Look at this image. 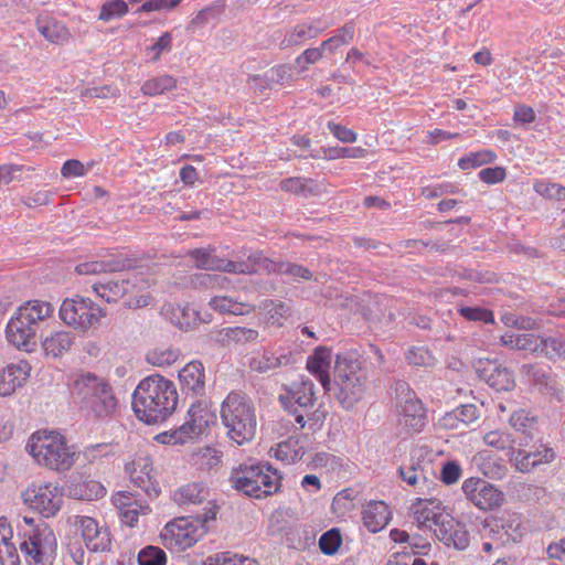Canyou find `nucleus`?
<instances>
[{
    "label": "nucleus",
    "instance_id": "f257e3e1",
    "mask_svg": "<svg viewBox=\"0 0 565 565\" xmlns=\"http://www.w3.org/2000/svg\"><path fill=\"white\" fill-rule=\"evenodd\" d=\"M178 393L173 382L159 374L143 379L132 394L136 416L146 424H158L177 408Z\"/></svg>",
    "mask_w": 565,
    "mask_h": 565
},
{
    "label": "nucleus",
    "instance_id": "f03ea898",
    "mask_svg": "<svg viewBox=\"0 0 565 565\" xmlns=\"http://www.w3.org/2000/svg\"><path fill=\"white\" fill-rule=\"evenodd\" d=\"M221 420L227 437L237 445L250 441L256 435L257 416L247 394L232 391L221 405Z\"/></svg>",
    "mask_w": 565,
    "mask_h": 565
},
{
    "label": "nucleus",
    "instance_id": "7ed1b4c3",
    "mask_svg": "<svg viewBox=\"0 0 565 565\" xmlns=\"http://www.w3.org/2000/svg\"><path fill=\"white\" fill-rule=\"evenodd\" d=\"M26 449L42 467L64 472L75 463V451L57 431L39 430L31 435Z\"/></svg>",
    "mask_w": 565,
    "mask_h": 565
},
{
    "label": "nucleus",
    "instance_id": "20e7f679",
    "mask_svg": "<svg viewBox=\"0 0 565 565\" xmlns=\"http://www.w3.org/2000/svg\"><path fill=\"white\" fill-rule=\"evenodd\" d=\"M231 482L244 494L262 499L279 491L281 476L267 462L244 463L232 472Z\"/></svg>",
    "mask_w": 565,
    "mask_h": 565
},
{
    "label": "nucleus",
    "instance_id": "39448f33",
    "mask_svg": "<svg viewBox=\"0 0 565 565\" xmlns=\"http://www.w3.org/2000/svg\"><path fill=\"white\" fill-rule=\"evenodd\" d=\"M72 394L97 418L109 417L116 412L118 401L111 386L95 374L77 376L72 385Z\"/></svg>",
    "mask_w": 565,
    "mask_h": 565
},
{
    "label": "nucleus",
    "instance_id": "423d86ee",
    "mask_svg": "<svg viewBox=\"0 0 565 565\" xmlns=\"http://www.w3.org/2000/svg\"><path fill=\"white\" fill-rule=\"evenodd\" d=\"M367 382L366 370L358 360L338 356L334 384L335 398L343 408H352L363 396Z\"/></svg>",
    "mask_w": 565,
    "mask_h": 565
},
{
    "label": "nucleus",
    "instance_id": "0eeeda50",
    "mask_svg": "<svg viewBox=\"0 0 565 565\" xmlns=\"http://www.w3.org/2000/svg\"><path fill=\"white\" fill-rule=\"evenodd\" d=\"M58 315L66 326L85 333L99 326L106 311L90 298L75 296L63 300Z\"/></svg>",
    "mask_w": 565,
    "mask_h": 565
},
{
    "label": "nucleus",
    "instance_id": "6e6552de",
    "mask_svg": "<svg viewBox=\"0 0 565 565\" xmlns=\"http://www.w3.org/2000/svg\"><path fill=\"white\" fill-rule=\"evenodd\" d=\"M215 512L203 520L178 518L169 522L160 533V539L166 548L174 552L184 551L193 546L205 533L204 523L214 519Z\"/></svg>",
    "mask_w": 565,
    "mask_h": 565
},
{
    "label": "nucleus",
    "instance_id": "1a4fd4ad",
    "mask_svg": "<svg viewBox=\"0 0 565 565\" xmlns=\"http://www.w3.org/2000/svg\"><path fill=\"white\" fill-rule=\"evenodd\" d=\"M398 395L397 420L406 433H417L425 426V409L405 382L396 384Z\"/></svg>",
    "mask_w": 565,
    "mask_h": 565
},
{
    "label": "nucleus",
    "instance_id": "9d476101",
    "mask_svg": "<svg viewBox=\"0 0 565 565\" xmlns=\"http://www.w3.org/2000/svg\"><path fill=\"white\" fill-rule=\"evenodd\" d=\"M56 546L55 534L47 525L38 526L29 539L21 543L29 565H53Z\"/></svg>",
    "mask_w": 565,
    "mask_h": 565
},
{
    "label": "nucleus",
    "instance_id": "9b49d317",
    "mask_svg": "<svg viewBox=\"0 0 565 565\" xmlns=\"http://www.w3.org/2000/svg\"><path fill=\"white\" fill-rule=\"evenodd\" d=\"M22 499L44 518L54 516L63 504L62 489L54 483L32 484L22 492Z\"/></svg>",
    "mask_w": 565,
    "mask_h": 565
},
{
    "label": "nucleus",
    "instance_id": "f8f14e48",
    "mask_svg": "<svg viewBox=\"0 0 565 565\" xmlns=\"http://www.w3.org/2000/svg\"><path fill=\"white\" fill-rule=\"evenodd\" d=\"M214 420L215 415L205 402L198 401L193 403L188 411L186 420L171 435L173 444H183L188 439L204 434Z\"/></svg>",
    "mask_w": 565,
    "mask_h": 565
},
{
    "label": "nucleus",
    "instance_id": "ddd939ff",
    "mask_svg": "<svg viewBox=\"0 0 565 565\" xmlns=\"http://www.w3.org/2000/svg\"><path fill=\"white\" fill-rule=\"evenodd\" d=\"M279 401L284 408L295 417L298 427L303 428L306 426L305 417L309 415L316 403L315 384L311 381H302L286 396L281 395Z\"/></svg>",
    "mask_w": 565,
    "mask_h": 565
},
{
    "label": "nucleus",
    "instance_id": "4468645a",
    "mask_svg": "<svg viewBox=\"0 0 565 565\" xmlns=\"http://www.w3.org/2000/svg\"><path fill=\"white\" fill-rule=\"evenodd\" d=\"M461 488L466 498L479 510H494L504 502V493L487 480L469 478Z\"/></svg>",
    "mask_w": 565,
    "mask_h": 565
},
{
    "label": "nucleus",
    "instance_id": "2eb2a0df",
    "mask_svg": "<svg viewBox=\"0 0 565 565\" xmlns=\"http://www.w3.org/2000/svg\"><path fill=\"white\" fill-rule=\"evenodd\" d=\"M162 315L177 328L189 331L196 328L200 323H210L211 313L202 315L191 303H169L162 307Z\"/></svg>",
    "mask_w": 565,
    "mask_h": 565
},
{
    "label": "nucleus",
    "instance_id": "dca6fc26",
    "mask_svg": "<svg viewBox=\"0 0 565 565\" xmlns=\"http://www.w3.org/2000/svg\"><path fill=\"white\" fill-rule=\"evenodd\" d=\"M434 534L446 546H452L459 551L467 548L470 542L466 525L449 514L440 519L439 527H434Z\"/></svg>",
    "mask_w": 565,
    "mask_h": 565
},
{
    "label": "nucleus",
    "instance_id": "f3484780",
    "mask_svg": "<svg viewBox=\"0 0 565 565\" xmlns=\"http://www.w3.org/2000/svg\"><path fill=\"white\" fill-rule=\"evenodd\" d=\"M83 540L92 552L108 551L111 544L107 527L99 526L97 521L89 516H77Z\"/></svg>",
    "mask_w": 565,
    "mask_h": 565
},
{
    "label": "nucleus",
    "instance_id": "a211bd4d",
    "mask_svg": "<svg viewBox=\"0 0 565 565\" xmlns=\"http://www.w3.org/2000/svg\"><path fill=\"white\" fill-rule=\"evenodd\" d=\"M292 363L294 358L290 350H285L281 348L276 350L264 349L262 353L250 359L249 367L252 371L258 373H268Z\"/></svg>",
    "mask_w": 565,
    "mask_h": 565
},
{
    "label": "nucleus",
    "instance_id": "6ab92c4d",
    "mask_svg": "<svg viewBox=\"0 0 565 565\" xmlns=\"http://www.w3.org/2000/svg\"><path fill=\"white\" fill-rule=\"evenodd\" d=\"M113 502L119 512L121 521L129 526L135 525L139 514H147L149 512L147 503L139 500L136 494L127 491L116 493Z\"/></svg>",
    "mask_w": 565,
    "mask_h": 565
},
{
    "label": "nucleus",
    "instance_id": "aec40b11",
    "mask_svg": "<svg viewBox=\"0 0 565 565\" xmlns=\"http://www.w3.org/2000/svg\"><path fill=\"white\" fill-rule=\"evenodd\" d=\"M255 258H257L255 262L257 273L264 270L267 274L288 275L294 277L295 280H310L312 278L311 271L301 265L289 262L275 263L265 257L260 252H255Z\"/></svg>",
    "mask_w": 565,
    "mask_h": 565
},
{
    "label": "nucleus",
    "instance_id": "412c9836",
    "mask_svg": "<svg viewBox=\"0 0 565 565\" xmlns=\"http://www.w3.org/2000/svg\"><path fill=\"white\" fill-rule=\"evenodd\" d=\"M255 253L250 254L245 260H226L218 258L211 253L209 262L203 263L205 270H218L230 274L252 275L257 273Z\"/></svg>",
    "mask_w": 565,
    "mask_h": 565
},
{
    "label": "nucleus",
    "instance_id": "4be33fe9",
    "mask_svg": "<svg viewBox=\"0 0 565 565\" xmlns=\"http://www.w3.org/2000/svg\"><path fill=\"white\" fill-rule=\"evenodd\" d=\"M33 327L25 324V321L15 315L10 319L6 327V337L9 343L18 349L29 350V345L35 338Z\"/></svg>",
    "mask_w": 565,
    "mask_h": 565
},
{
    "label": "nucleus",
    "instance_id": "5701e85b",
    "mask_svg": "<svg viewBox=\"0 0 565 565\" xmlns=\"http://www.w3.org/2000/svg\"><path fill=\"white\" fill-rule=\"evenodd\" d=\"M137 287L136 279L122 278L117 280L98 281L93 285L96 295L107 302H116L129 292H134Z\"/></svg>",
    "mask_w": 565,
    "mask_h": 565
},
{
    "label": "nucleus",
    "instance_id": "b1692460",
    "mask_svg": "<svg viewBox=\"0 0 565 565\" xmlns=\"http://www.w3.org/2000/svg\"><path fill=\"white\" fill-rule=\"evenodd\" d=\"M179 380L183 387L194 395H203L205 392V372L200 361H192L179 371Z\"/></svg>",
    "mask_w": 565,
    "mask_h": 565
},
{
    "label": "nucleus",
    "instance_id": "393cba45",
    "mask_svg": "<svg viewBox=\"0 0 565 565\" xmlns=\"http://www.w3.org/2000/svg\"><path fill=\"white\" fill-rule=\"evenodd\" d=\"M53 311V306L49 301L42 300H29L17 310L20 318L25 321V324L33 327L35 332L38 331L39 323L47 319Z\"/></svg>",
    "mask_w": 565,
    "mask_h": 565
},
{
    "label": "nucleus",
    "instance_id": "a878e982",
    "mask_svg": "<svg viewBox=\"0 0 565 565\" xmlns=\"http://www.w3.org/2000/svg\"><path fill=\"white\" fill-rule=\"evenodd\" d=\"M331 363V352L326 348H318L307 361V369L321 383L324 392L331 390V382L328 370Z\"/></svg>",
    "mask_w": 565,
    "mask_h": 565
},
{
    "label": "nucleus",
    "instance_id": "bb28decb",
    "mask_svg": "<svg viewBox=\"0 0 565 565\" xmlns=\"http://www.w3.org/2000/svg\"><path fill=\"white\" fill-rule=\"evenodd\" d=\"M68 494L74 499L92 501L103 498L106 489L99 481L78 476L72 480Z\"/></svg>",
    "mask_w": 565,
    "mask_h": 565
},
{
    "label": "nucleus",
    "instance_id": "cd10ccee",
    "mask_svg": "<svg viewBox=\"0 0 565 565\" xmlns=\"http://www.w3.org/2000/svg\"><path fill=\"white\" fill-rule=\"evenodd\" d=\"M323 31L324 28L320 25L319 20L299 23L285 34L280 42V47L287 49L294 45H299L306 40L317 38Z\"/></svg>",
    "mask_w": 565,
    "mask_h": 565
},
{
    "label": "nucleus",
    "instance_id": "c85d7f7f",
    "mask_svg": "<svg viewBox=\"0 0 565 565\" xmlns=\"http://www.w3.org/2000/svg\"><path fill=\"white\" fill-rule=\"evenodd\" d=\"M131 260L117 257L109 260L86 262L77 265L75 270L79 275H95L102 273H118L131 268Z\"/></svg>",
    "mask_w": 565,
    "mask_h": 565
},
{
    "label": "nucleus",
    "instance_id": "c756f323",
    "mask_svg": "<svg viewBox=\"0 0 565 565\" xmlns=\"http://www.w3.org/2000/svg\"><path fill=\"white\" fill-rule=\"evenodd\" d=\"M488 385L498 392L510 391L514 386L512 373L500 364L488 363L480 374Z\"/></svg>",
    "mask_w": 565,
    "mask_h": 565
},
{
    "label": "nucleus",
    "instance_id": "7c9ffc66",
    "mask_svg": "<svg viewBox=\"0 0 565 565\" xmlns=\"http://www.w3.org/2000/svg\"><path fill=\"white\" fill-rule=\"evenodd\" d=\"M390 519L391 512L383 501L370 502L363 510V523L370 532L381 531Z\"/></svg>",
    "mask_w": 565,
    "mask_h": 565
},
{
    "label": "nucleus",
    "instance_id": "2f4dec72",
    "mask_svg": "<svg viewBox=\"0 0 565 565\" xmlns=\"http://www.w3.org/2000/svg\"><path fill=\"white\" fill-rule=\"evenodd\" d=\"M30 366L28 362L10 364L2 370V396L12 394L17 387L24 384L29 377Z\"/></svg>",
    "mask_w": 565,
    "mask_h": 565
},
{
    "label": "nucleus",
    "instance_id": "473e14b6",
    "mask_svg": "<svg viewBox=\"0 0 565 565\" xmlns=\"http://www.w3.org/2000/svg\"><path fill=\"white\" fill-rule=\"evenodd\" d=\"M38 31L51 43L63 44L68 41L71 33L68 29L49 15H40L36 19Z\"/></svg>",
    "mask_w": 565,
    "mask_h": 565
},
{
    "label": "nucleus",
    "instance_id": "72a5a7b5",
    "mask_svg": "<svg viewBox=\"0 0 565 565\" xmlns=\"http://www.w3.org/2000/svg\"><path fill=\"white\" fill-rule=\"evenodd\" d=\"M480 417V412L476 405L466 404L447 413L440 420L443 427L448 429H458L460 426H467L475 423Z\"/></svg>",
    "mask_w": 565,
    "mask_h": 565
},
{
    "label": "nucleus",
    "instance_id": "f704fd0d",
    "mask_svg": "<svg viewBox=\"0 0 565 565\" xmlns=\"http://www.w3.org/2000/svg\"><path fill=\"white\" fill-rule=\"evenodd\" d=\"M75 339L76 337L72 331H55L43 340L42 348L46 355L58 358L71 350Z\"/></svg>",
    "mask_w": 565,
    "mask_h": 565
},
{
    "label": "nucleus",
    "instance_id": "c9c22d12",
    "mask_svg": "<svg viewBox=\"0 0 565 565\" xmlns=\"http://www.w3.org/2000/svg\"><path fill=\"white\" fill-rule=\"evenodd\" d=\"M495 526L502 531L500 540L503 543L520 541L526 530L520 515L510 512H505L500 519H498L495 521Z\"/></svg>",
    "mask_w": 565,
    "mask_h": 565
},
{
    "label": "nucleus",
    "instance_id": "e433bc0d",
    "mask_svg": "<svg viewBox=\"0 0 565 565\" xmlns=\"http://www.w3.org/2000/svg\"><path fill=\"white\" fill-rule=\"evenodd\" d=\"M447 513H443L440 503L434 500L427 501L425 505L419 502L414 511V518L420 527H427L434 532V527H439V521Z\"/></svg>",
    "mask_w": 565,
    "mask_h": 565
},
{
    "label": "nucleus",
    "instance_id": "4c0bfd02",
    "mask_svg": "<svg viewBox=\"0 0 565 565\" xmlns=\"http://www.w3.org/2000/svg\"><path fill=\"white\" fill-rule=\"evenodd\" d=\"M211 308L221 313H231L235 316H246L256 309V306L233 299L227 296H215L209 301Z\"/></svg>",
    "mask_w": 565,
    "mask_h": 565
},
{
    "label": "nucleus",
    "instance_id": "58836bf2",
    "mask_svg": "<svg viewBox=\"0 0 565 565\" xmlns=\"http://www.w3.org/2000/svg\"><path fill=\"white\" fill-rule=\"evenodd\" d=\"M209 497V489L200 482L182 486L174 493V501L180 505L199 504Z\"/></svg>",
    "mask_w": 565,
    "mask_h": 565
},
{
    "label": "nucleus",
    "instance_id": "ea45409f",
    "mask_svg": "<svg viewBox=\"0 0 565 565\" xmlns=\"http://www.w3.org/2000/svg\"><path fill=\"white\" fill-rule=\"evenodd\" d=\"M130 479L140 488L147 490L151 481L152 462L148 457H138L126 466Z\"/></svg>",
    "mask_w": 565,
    "mask_h": 565
},
{
    "label": "nucleus",
    "instance_id": "a19ab883",
    "mask_svg": "<svg viewBox=\"0 0 565 565\" xmlns=\"http://www.w3.org/2000/svg\"><path fill=\"white\" fill-rule=\"evenodd\" d=\"M258 309L268 316V321L271 324L282 326V320L291 316V306L280 300L266 299L263 300Z\"/></svg>",
    "mask_w": 565,
    "mask_h": 565
},
{
    "label": "nucleus",
    "instance_id": "79ce46f5",
    "mask_svg": "<svg viewBox=\"0 0 565 565\" xmlns=\"http://www.w3.org/2000/svg\"><path fill=\"white\" fill-rule=\"evenodd\" d=\"M175 87L177 79L171 75L164 74L147 79L141 86V92L146 96H157L172 90Z\"/></svg>",
    "mask_w": 565,
    "mask_h": 565
},
{
    "label": "nucleus",
    "instance_id": "37998d69",
    "mask_svg": "<svg viewBox=\"0 0 565 565\" xmlns=\"http://www.w3.org/2000/svg\"><path fill=\"white\" fill-rule=\"evenodd\" d=\"M202 565H256V562L232 552H220L207 556Z\"/></svg>",
    "mask_w": 565,
    "mask_h": 565
},
{
    "label": "nucleus",
    "instance_id": "c03bdc74",
    "mask_svg": "<svg viewBox=\"0 0 565 565\" xmlns=\"http://www.w3.org/2000/svg\"><path fill=\"white\" fill-rule=\"evenodd\" d=\"M523 370L530 381L544 387L547 392H555L557 390L556 381L543 367L530 364L524 365Z\"/></svg>",
    "mask_w": 565,
    "mask_h": 565
},
{
    "label": "nucleus",
    "instance_id": "a18cd8bd",
    "mask_svg": "<svg viewBox=\"0 0 565 565\" xmlns=\"http://www.w3.org/2000/svg\"><path fill=\"white\" fill-rule=\"evenodd\" d=\"M495 158L497 156L493 151L481 150L460 158L458 161V166L462 170H468L487 163H491L495 160Z\"/></svg>",
    "mask_w": 565,
    "mask_h": 565
},
{
    "label": "nucleus",
    "instance_id": "49530a36",
    "mask_svg": "<svg viewBox=\"0 0 565 565\" xmlns=\"http://www.w3.org/2000/svg\"><path fill=\"white\" fill-rule=\"evenodd\" d=\"M405 358L414 366L430 367L436 363L433 353L425 347H412L407 350Z\"/></svg>",
    "mask_w": 565,
    "mask_h": 565
},
{
    "label": "nucleus",
    "instance_id": "de8ad7c7",
    "mask_svg": "<svg viewBox=\"0 0 565 565\" xmlns=\"http://www.w3.org/2000/svg\"><path fill=\"white\" fill-rule=\"evenodd\" d=\"M139 565H166L167 556L163 550L157 546H146L138 554Z\"/></svg>",
    "mask_w": 565,
    "mask_h": 565
},
{
    "label": "nucleus",
    "instance_id": "09e8293b",
    "mask_svg": "<svg viewBox=\"0 0 565 565\" xmlns=\"http://www.w3.org/2000/svg\"><path fill=\"white\" fill-rule=\"evenodd\" d=\"M367 151L361 147H332L323 149V157L332 160L337 158H354L360 159L366 156Z\"/></svg>",
    "mask_w": 565,
    "mask_h": 565
},
{
    "label": "nucleus",
    "instance_id": "8fccbe9b",
    "mask_svg": "<svg viewBox=\"0 0 565 565\" xmlns=\"http://www.w3.org/2000/svg\"><path fill=\"white\" fill-rule=\"evenodd\" d=\"M179 358V352L173 349H156L147 354V361L157 366H167L174 363Z\"/></svg>",
    "mask_w": 565,
    "mask_h": 565
},
{
    "label": "nucleus",
    "instance_id": "3c124183",
    "mask_svg": "<svg viewBox=\"0 0 565 565\" xmlns=\"http://www.w3.org/2000/svg\"><path fill=\"white\" fill-rule=\"evenodd\" d=\"M342 543L341 533L338 529H331L323 533L319 540V547L326 555H333Z\"/></svg>",
    "mask_w": 565,
    "mask_h": 565
},
{
    "label": "nucleus",
    "instance_id": "603ef678",
    "mask_svg": "<svg viewBox=\"0 0 565 565\" xmlns=\"http://www.w3.org/2000/svg\"><path fill=\"white\" fill-rule=\"evenodd\" d=\"M543 354L548 359L565 360V338L547 337L544 339Z\"/></svg>",
    "mask_w": 565,
    "mask_h": 565
},
{
    "label": "nucleus",
    "instance_id": "864d4df0",
    "mask_svg": "<svg viewBox=\"0 0 565 565\" xmlns=\"http://www.w3.org/2000/svg\"><path fill=\"white\" fill-rule=\"evenodd\" d=\"M128 11V6L124 0H110L103 4L99 20L109 21L122 17Z\"/></svg>",
    "mask_w": 565,
    "mask_h": 565
},
{
    "label": "nucleus",
    "instance_id": "5fc2aeb1",
    "mask_svg": "<svg viewBox=\"0 0 565 565\" xmlns=\"http://www.w3.org/2000/svg\"><path fill=\"white\" fill-rule=\"evenodd\" d=\"M398 473L403 481L412 487H416L426 481L423 469L414 463L399 467Z\"/></svg>",
    "mask_w": 565,
    "mask_h": 565
},
{
    "label": "nucleus",
    "instance_id": "6e6d98bb",
    "mask_svg": "<svg viewBox=\"0 0 565 565\" xmlns=\"http://www.w3.org/2000/svg\"><path fill=\"white\" fill-rule=\"evenodd\" d=\"M483 441L493 448L504 450L512 448V439L509 434L500 430H491L483 435Z\"/></svg>",
    "mask_w": 565,
    "mask_h": 565
},
{
    "label": "nucleus",
    "instance_id": "4d7b16f0",
    "mask_svg": "<svg viewBox=\"0 0 565 565\" xmlns=\"http://www.w3.org/2000/svg\"><path fill=\"white\" fill-rule=\"evenodd\" d=\"M2 565H20V556L13 543L8 542L6 524L2 521Z\"/></svg>",
    "mask_w": 565,
    "mask_h": 565
},
{
    "label": "nucleus",
    "instance_id": "13d9d810",
    "mask_svg": "<svg viewBox=\"0 0 565 565\" xmlns=\"http://www.w3.org/2000/svg\"><path fill=\"white\" fill-rule=\"evenodd\" d=\"M459 313L470 321H482L484 323H493L494 317L490 310L478 307H460Z\"/></svg>",
    "mask_w": 565,
    "mask_h": 565
},
{
    "label": "nucleus",
    "instance_id": "bf43d9fd",
    "mask_svg": "<svg viewBox=\"0 0 565 565\" xmlns=\"http://www.w3.org/2000/svg\"><path fill=\"white\" fill-rule=\"evenodd\" d=\"M544 339L534 333H521L520 334V349L531 352H540L543 354Z\"/></svg>",
    "mask_w": 565,
    "mask_h": 565
},
{
    "label": "nucleus",
    "instance_id": "052dcab7",
    "mask_svg": "<svg viewBox=\"0 0 565 565\" xmlns=\"http://www.w3.org/2000/svg\"><path fill=\"white\" fill-rule=\"evenodd\" d=\"M511 461L514 463L518 471L529 472L534 467V462L531 460V454L525 449H518L511 452Z\"/></svg>",
    "mask_w": 565,
    "mask_h": 565
},
{
    "label": "nucleus",
    "instance_id": "680f3d73",
    "mask_svg": "<svg viewBox=\"0 0 565 565\" xmlns=\"http://www.w3.org/2000/svg\"><path fill=\"white\" fill-rule=\"evenodd\" d=\"M172 36L169 32H164L154 44L147 47L148 54H151V61L156 62L163 52L171 50Z\"/></svg>",
    "mask_w": 565,
    "mask_h": 565
},
{
    "label": "nucleus",
    "instance_id": "e2e57ef3",
    "mask_svg": "<svg viewBox=\"0 0 565 565\" xmlns=\"http://www.w3.org/2000/svg\"><path fill=\"white\" fill-rule=\"evenodd\" d=\"M234 328L233 327H226L222 329H212L207 337L211 341L222 345V347H230L234 344Z\"/></svg>",
    "mask_w": 565,
    "mask_h": 565
},
{
    "label": "nucleus",
    "instance_id": "0e129e2a",
    "mask_svg": "<svg viewBox=\"0 0 565 565\" xmlns=\"http://www.w3.org/2000/svg\"><path fill=\"white\" fill-rule=\"evenodd\" d=\"M88 172V168H86L79 160L71 159L66 160L61 169V174L64 178H79L84 177Z\"/></svg>",
    "mask_w": 565,
    "mask_h": 565
},
{
    "label": "nucleus",
    "instance_id": "69168bd1",
    "mask_svg": "<svg viewBox=\"0 0 565 565\" xmlns=\"http://www.w3.org/2000/svg\"><path fill=\"white\" fill-rule=\"evenodd\" d=\"M234 328V344H247L254 343L259 338V332L252 328L246 327H233Z\"/></svg>",
    "mask_w": 565,
    "mask_h": 565
},
{
    "label": "nucleus",
    "instance_id": "338daca9",
    "mask_svg": "<svg viewBox=\"0 0 565 565\" xmlns=\"http://www.w3.org/2000/svg\"><path fill=\"white\" fill-rule=\"evenodd\" d=\"M531 454V460L535 466L551 462L554 457V450L547 446L540 445L537 447H533L531 450H527Z\"/></svg>",
    "mask_w": 565,
    "mask_h": 565
},
{
    "label": "nucleus",
    "instance_id": "774afa93",
    "mask_svg": "<svg viewBox=\"0 0 565 565\" xmlns=\"http://www.w3.org/2000/svg\"><path fill=\"white\" fill-rule=\"evenodd\" d=\"M461 475L460 466L455 461H448L443 466L440 478L446 484H452L458 481Z\"/></svg>",
    "mask_w": 565,
    "mask_h": 565
}]
</instances>
